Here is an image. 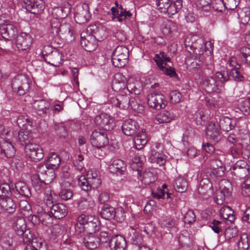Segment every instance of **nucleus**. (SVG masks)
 Segmentation results:
<instances>
[{
  "instance_id": "obj_1",
  "label": "nucleus",
  "mask_w": 250,
  "mask_h": 250,
  "mask_svg": "<svg viewBox=\"0 0 250 250\" xmlns=\"http://www.w3.org/2000/svg\"><path fill=\"white\" fill-rule=\"evenodd\" d=\"M209 169L202 170L201 175L203 179L200 182L198 192L201 195L208 194L211 192L212 185L209 180L215 177H221L224 174V167L222 162L217 159L210 160L208 164Z\"/></svg>"
},
{
  "instance_id": "obj_2",
  "label": "nucleus",
  "mask_w": 250,
  "mask_h": 250,
  "mask_svg": "<svg viewBox=\"0 0 250 250\" xmlns=\"http://www.w3.org/2000/svg\"><path fill=\"white\" fill-rule=\"evenodd\" d=\"M0 137L2 139L0 142L1 154L6 158H12L16 151L13 143L17 142L12 128L0 125Z\"/></svg>"
},
{
  "instance_id": "obj_3",
  "label": "nucleus",
  "mask_w": 250,
  "mask_h": 250,
  "mask_svg": "<svg viewBox=\"0 0 250 250\" xmlns=\"http://www.w3.org/2000/svg\"><path fill=\"white\" fill-rule=\"evenodd\" d=\"M100 225V223L97 218L82 214L78 218L76 229L80 232L83 230L87 233H94L99 230Z\"/></svg>"
},
{
  "instance_id": "obj_4",
  "label": "nucleus",
  "mask_w": 250,
  "mask_h": 250,
  "mask_svg": "<svg viewBox=\"0 0 250 250\" xmlns=\"http://www.w3.org/2000/svg\"><path fill=\"white\" fill-rule=\"evenodd\" d=\"M154 60L164 74L170 77L177 76L174 69L172 67V62L165 52H161L159 54H155Z\"/></svg>"
},
{
  "instance_id": "obj_5",
  "label": "nucleus",
  "mask_w": 250,
  "mask_h": 250,
  "mask_svg": "<svg viewBox=\"0 0 250 250\" xmlns=\"http://www.w3.org/2000/svg\"><path fill=\"white\" fill-rule=\"evenodd\" d=\"M128 57L127 48L125 46H118L112 53V63L115 67L122 68L127 63Z\"/></svg>"
},
{
  "instance_id": "obj_6",
  "label": "nucleus",
  "mask_w": 250,
  "mask_h": 250,
  "mask_svg": "<svg viewBox=\"0 0 250 250\" xmlns=\"http://www.w3.org/2000/svg\"><path fill=\"white\" fill-rule=\"evenodd\" d=\"M11 86L14 92L19 95H23L25 94L29 89L30 84L29 80L24 75H18L13 79Z\"/></svg>"
},
{
  "instance_id": "obj_7",
  "label": "nucleus",
  "mask_w": 250,
  "mask_h": 250,
  "mask_svg": "<svg viewBox=\"0 0 250 250\" xmlns=\"http://www.w3.org/2000/svg\"><path fill=\"white\" fill-rule=\"evenodd\" d=\"M163 146L160 143H156L152 146L149 157V162L160 166H164L167 161V156L163 153Z\"/></svg>"
},
{
  "instance_id": "obj_8",
  "label": "nucleus",
  "mask_w": 250,
  "mask_h": 250,
  "mask_svg": "<svg viewBox=\"0 0 250 250\" xmlns=\"http://www.w3.org/2000/svg\"><path fill=\"white\" fill-rule=\"evenodd\" d=\"M90 140L92 145L98 148L105 147L109 143L106 133L101 129L94 130L91 135Z\"/></svg>"
},
{
  "instance_id": "obj_9",
  "label": "nucleus",
  "mask_w": 250,
  "mask_h": 250,
  "mask_svg": "<svg viewBox=\"0 0 250 250\" xmlns=\"http://www.w3.org/2000/svg\"><path fill=\"white\" fill-rule=\"evenodd\" d=\"M94 122L96 125L106 130H111L115 126L114 119L106 113H102L97 115L95 118Z\"/></svg>"
},
{
  "instance_id": "obj_10",
  "label": "nucleus",
  "mask_w": 250,
  "mask_h": 250,
  "mask_svg": "<svg viewBox=\"0 0 250 250\" xmlns=\"http://www.w3.org/2000/svg\"><path fill=\"white\" fill-rule=\"evenodd\" d=\"M25 152L27 156L34 161H38L43 157L42 148L38 144L31 143L25 146Z\"/></svg>"
},
{
  "instance_id": "obj_11",
  "label": "nucleus",
  "mask_w": 250,
  "mask_h": 250,
  "mask_svg": "<svg viewBox=\"0 0 250 250\" xmlns=\"http://www.w3.org/2000/svg\"><path fill=\"white\" fill-rule=\"evenodd\" d=\"M109 103L113 105L122 109H127L130 105V95L120 93L109 99Z\"/></svg>"
},
{
  "instance_id": "obj_12",
  "label": "nucleus",
  "mask_w": 250,
  "mask_h": 250,
  "mask_svg": "<svg viewBox=\"0 0 250 250\" xmlns=\"http://www.w3.org/2000/svg\"><path fill=\"white\" fill-rule=\"evenodd\" d=\"M147 104L151 108L160 110L166 106L167 101L162 94H151L147 96Z\"/></svg>"
},
{
  "instance_id": "obj_13",
  "label": "nucleus",
  "mask_w": 250,
  "mask_h": 250,
  "mask_svg": "<svg viewBox=\"0 0 250 250\" xmlns=\"http://www.w3.org/2000/svg\"><path fill=\"white\" fill-rule=\"evenodd\" d=\"M90 17L88 5L84 3L81 6H78L75 10L74 18L75 21L79 24L86 23Z\"/></svg>"
},
{
  "instance_id": "obj_14",
  "label": "nucleus",
  "mask_w": 250,
  "mask_h": 250,
  "mask_svg": "<svg viewBox=\"0 0 250 250\" xmlns=\"http://www.w3.org/2000/svg\"><path fill=\"white\" fill-rule=\"evenodd\" d=\"M0 32L3 38L10 40L15 38L17 34V28L15 25L9 21H3L0 23Z\"/></svg>"
},
{
  "instance_id": "obj_15",
  "label": "nucleus",
  "mask_w": 250,
  "mask_h": 250,
  "mask_svg": "<svg viewBox=\"0 0 250 250\" xmlns=\"http://www.w3.org/2000/svg\"><path fill=\"white\" fill-rule=\"evenodd\" d=\"M33 41V39L29 34L21 32L17 36L15 43L19 50H26L30 48Z\"/></svg>"
},
{
  "instance_id": "obj_16",
  "label": "nucleus",
  "mask_w": 250,
  "mask_h": 250,
  "mask_svg": "<svg viewBox=\"0 0 250 250\" xmlns=\"http://www.w3.org/2000/svg\"><path fill=\"white\" fill-rule=\"evenodd\" d=\"M231 172L239 178L246 177L249 172V166L247 161L245 160L237 161L232 168Z\"/></svg>"
},
{
  "instance_id": "obj_17",
  "label": "nucleus",
  "mask_w": 250,
  "mask_h": 250,
  "mask_svg": "<svg viewBox=\"0 0 250 250\" xmlns=\"http://www.w3.org/2000/svg\"><path fill=\"white\" fill-rule=\"evenodd\" d=\"M55 170L44 165H39L37 168L38 176L42 179L46 184L51 183L56 177Z\"/></svg>"
},
{
  "instance_id": "obj_18",
  "label": "nucleus",
  "mask_w": 250,
  "mask_h": 250,
  "mask_svg": "<svg viewBox=\"0 0 250 250\" xmlns=\"http://www.w3.org/2000/svg\"><path fill=\"white\" fill-rule=\"evenodd\" d=\"M178 24L171 20L164 21L160 26L162 33L167 37L174 36L178 31Z\"/></svg>"
},
{
  "instance_id": "obj_19",
  "label": "nucleus",
  "mask_w": 250,
  "mask_h": 250,
  "mask_svg": "<svg viewBox=\"0 0 250 250\" xmlns=\"http://www.w3.org/2000/svg\"><path fill=\"white\" fill-rule=\"evenodd\" d=\"M26 9L31 13L37 14L45 8L44 2L42 0H23Z\"/></svg>"
},
{
  "instance_id": "obj_20",
  "label": "nucleus",
  "mask_w": 250,
  "mask_h": 250,
  "mask_svg": "<svg viewBox=\"0 0 250 250\" xmlns=\"http://www.w3.org/2000/svg\"><path fill=\"white\" fill-rule=\"evenodd\" d=\"M185 45L187 47L196 50L200 52H202L204 43V39L201 37L195 36L187 37L185 41Z\"/></svg>"
},
{
  "instance_id": "obj_21",
  "label": "nucleus",
  "mask_w": 250,
  "mask_h": 250,
  "mask_svg": "<svg viewBox=\"0 0 250 250\" xmlns=\"http://www.w3.org/2000/svg\"><path fill=\"white\" fill-rule=\"evenodd\" d=\"M138 123L131 119L125 120L122 126L123 133L126 136H131L135 134L139 129Z\"/></svg>"
},
{
  "instance_id": "obj_22",
  "label": "nucleus",
  "mask_w": 250,
  "mask_h": 250,
  "mask_svg": "<svg viewBox=\"0 0 250 250\" xmlns=\"http://www.w3.org/2000/svg\"><path fill=\"white\" fill-rule=\"evenodd\" d=\"M219 126L217 123L211 121L207 127L206 134L208 138L215 142H218L220 139Z\"/></svg>"
},
{
  "instance_id": "obj_23",
  "label": "nucleus",
  "mask_w": 250,
  "mask_h": 250,
  "mask_svg": "<svg viewBox=\"0 0 250 250\" xmlns=\"http://www.w3.org/2000/svg\"><path fill=\"white\" fill-rule=\"evenodd\" d=\"M112 88L117 92L124 93L125 90H128L126 78L121 74H116L112 82Z\"/></svg>"
},
{
  "instance_id": "obj_24",
  "label": "nucleus",
  "mask_w": 250,
  "mask_h": 250,
  "mask_svg": "<svg viewBox=\"0 0 250 250\" xmlns=\"http://www.w3.org/2000/svg\"><path fill=\"white\" fill-rule=\"evenodd\" d=\"M206 91L208 93L217 92L219 90V83L213 76L207 77H201Z\"/></svg>"
},
{
  "instance_id": "obj_25",
  "label": "nucleus",
  "mask_w": 250,
  "mask_h": 250,
  "mask_svg": "<svg viewBox=\"0 0 250 250\" xmlns=\"http://www.w3.org/2000/svg\"><path fill=\"white\" fill-rule=\"evenodd\" d=\"M126 245L125 238L120 235L113 236L109 243V246L111 250H125Z\"/></svg>"
},
{
  "instance_id": "obj_26",
  "label": "nucleus",
  "mask_w": 250,
  "mask_h": 250,
  "mask_svg": "<svg viewBox=\"0 0 250 250\" xmlns=\"http://www.w3.org/2000/svg\"><path fill=\"white\" fill-rule=\"evenodd\" d=\"M62 54L57 50L52 51L50 53L44 56L45 62L51 65L58 67L62 64Z\"/></svg>"
},
{
  "instance_id": "obj_27",
  "label": "nucleus",
  "mask_w": 250,
  "mask_h": 250,
  "mask_svg": "<svg viewBox=\"0 0 250 250\" xmlns=\"http://www.w3.org/2000/svg\"><path fill=\"white\" fill-rule=\"evenodd\" d=\"M66 214V206L63 204L58 203L52 205L49 214L52 215L56 219H60L65 217Z\"/></svg>"
},
{
  "instance_id": "obj_28",
  "label": "nucleus",
  "mask_w": 250,
  "mask_h": 250,
  "mask_svg": "<svg viewBox=\"0 0 250 250\" xmlns=\"http://www.w3.org/2000/svg\"><path fill=\"white\" fill-rule=\"evenodd\" d=\"M186 59L185 62L187 68L189 70H192L200 67L203 63L204 56L202 55H197Z\"/></svg>"
},
{
  "instance_id": "obj_29",
  "label": "nucleus",
  "mask_w": 250,
  "mask_h": 250,
  "mask_svg": "<svg viewBox=\"0 0 250 250\" xmlns=\"http://www.w3.org/2000/svg\"><path fill=\"white\" fill-rule=\"evenodd\" d=\"M86 177L93 188H97L101 183L100 172L96 169H89L87 172Z\"/></svg>"
},
{
  "instance_id": "obj_30",
  "label": "nucleus",
  "mask_w": 250,
  "mask_h": 250,
  "mask_svg": "<svg viewBox=\"0 0 250 250\" xmlns=\"http://www.w3.org/2000/svg\"><path fill=\"white\" fill-rule=\"evenodd\" d=\"M111 11L113 15V19H117L119 22L129 18L132 15L129 11H126L122 6L118 9L113 7L111 8Z\"/></svg>"
},
{
  "instance_id": "obj_31",
  "label": "nucleus",
  "mask_w": 250,
  "mask_h": 250,
  "mask_svg": "<svg viewBox=\"0 0 250 250\" xmlns=\"http://www.w3.org/2000/svg\"><path fill=\"white\" fill-rule=\"evenodd\" d=\"M81 43L84 49L88 52L94 51L97 47L96 40L91 35H87L86 37L81 35Z\"/></svg>"
},
{
  "instance_id": "obj_32",
  "label": "nucleus",
  "mask_w": 250,
  "mask_h": 250,
  "mask_svg": "<svg viewBox=\"0 0 250 250\" xmlns=\"http://www.w3.org/2000/svg\"><path fill=\"white\" fill-rule=\"evenodd\" d=\"M33 140L32 133L30 129H21L18 133V138L17 141H18L20 144L26 146L29 144H31Z\"/></svg>"
},
{
  "instance_id": "obj_33",
  "label": "nucleus",
  "mask_w": 250,
  "mask_h": 250,
  "mask_svg": "<svg viewBox=\"0 0 250 250\" xmlns=\"http://www.w3.org/2000/svg\"><path fill=\"white\" fill-rule=\"evenodd\" d=\"M236 125L234 119L227 116H223L219 119V127L224 131L229 132L233 129Z\"/></svg>"
},
{
  "instance_id": "obj_34",
  "label": "nucleus",
  "mask_w": 250,
  "mask_h": 250,
  "mask_svg": "<svg viewBox=\"0 0 250 250\" xmlns=\"http://www.w3.org/2000/svg\"><path fill=\"white\" fill-rule=\"evenodd\" d=\"M182 0H176L172 2L169 0L167 5L166 6L164 14H167L169 17L177 13L182 7Z\"/></svg>"
},
{
  "instance_id": "obj_35",
  "label": "nucleus",
  "mask_w": 250,
  "mask_h": 250,
  "mask_svg": "<svg viewBox=\"0 0 250 250\" xmlns=\"http://www.w3.org/2000/svg\"><path fill=\"white\" fill-rule=\"evenodd\" d=\"M108 169L111 173L122 174L125 170L126 166L123 160L115 159L108 166Z\"/></svg>"
},
{
  "instance_id": "obj_36",
  "label": "nucleus",
  "mask_w": 250,
  "mask_h": 250,
  "mask_svg": "<svg viewBox=\"0 0 250 250\" xmlns=\"http://www.w3.org/2000/svg\"><path fill=\"white\" fill-rule=\"evenodd\" d=\"M83 243L87 249L94 250L99 246V241L93 233H87L83 238Z\"/></svg>"
},
{
  "instance_id": "obj_37",
  "label": "nucleus",
  "mask_w": 250,
  "mask_h": 250,
  "mask_svg": "<svg viewBox=\"0 0 250 250\" xmlns=\"http://www.w3.org/2000/svg\"><path fill=\"white\" fill-rule=\"evenodd\" d=\"M35 112L39 115L45 114L49 110V104L44 100L35 101L33 104Z\"/></svg>"
},
{
  "instance_id": "obj_38",
  "label": "nucleus",
  "mask_w": 250,
  "mask_h": 250,
  "mask_svg": "<svg viewBox=\"0 0 250 250\" xmlns=\"http://www.w3.org/2000/svg\"><path fill=\"white\" fill-rule=\"evenodd\" d=\"M90 30L93 32V37L96 40L103 41L107 36L106 28L101 24L98 26L92 25L90 27Z\"/></svg>"
},
{
  "instance_id": "obj_39",
  "label": "nucleus",
  "mask_w": 250,
  "mask_h": 250,
  "mask_svg": "<svg viewBox=\"0 0 250 250\" xmlns=\"http://www.w3.org/2000/svg\"><path fill=\"white\" fill-rule=\"evenodd\" d=\"M0 206L3 211L9 213H13L16 208V204L9 197L1 199L0 200Z\"/></svg>"
},
{
  "instance_id": "obj_40",
  "label": "nucleus",
  "mask_w": 250,
  "mask_h": 250,
  "mask_svg": "<svg viewBox=\"0 0 250 250\" xmlns=\"http://www.w3.org/2000/svg\"><path fill=\"white\" fill-rule=\"evenodd\" d=\"M60 156L57 154L52 152L47 157L46 164L44 165L49 168L57 169L60 166Z\"/></svg>"
},
{
  "instance_id": "obj_41",
  "label": "nucleus",
  "mask_w": 250,
  "mask_h": 250,
  "mask_svg": "<svg viewBox=\"0 0 250 250\" xmlns=\"http://www.w3.org/2000/svg\"><path fill=\"white\" fill-rule=\"evenodd\" d=\"M133 141L136 149H141L143 148L148 141L145 130L143 129L142 132L138 133L134 138Z\"/></svg>"
},
{
  "instance_id": "obj_42",
  "label": "nucleus",
  "mask_w": 250,
  "mask_h": 250,
  "mask_svg": "<svg viewBox=\"0 0 250 250\" xmlns=\"http://www.w3.org/2000/svg\"><path fill=\"white\" fill-rule=\"evenodd\" d=\"M173 187L177 192H184L188 188L187 180L183 176H178L175 178L173 182Z\"/></svg>"
},
{
  "instance_id": "obj_43",
  "label": "nucleus",
  "mask_w": 250,
  "mask_h": 250,
  "mask_svg": "<svg viewBox=\"0 0 250 250\" xmlns=\"http://www.w3.org/2000/svg\"><path fill=\"white\" fill-rule=\"evenodd\" d=\"M13 228L18 235H21L26 231V224L22 217L16 218L14 223Z\"/></svg>"
},
{
  "instance_id": "obj_44",
  "label": "nucleus",
  "mask_w": 250,
  "mask_h": 250,
  "mask_svg": "<svg viewBox=\"0 0 250 250\" xmlns=\"http://www.w3.org/2000/svg\"><path fill=\"white\" fill-rule=\"evenodd\" d=\"M159 225L162 228L170 229L174 227L176 224L175 220L174 218L167 215H163L161 216L158 221Z\"/></svg>"
},
{
  "instance_id": "obj_45",
  "label": "nucleus",
  "mask_w": 250,
  "mask_h": 250,
  "mask_svg": "<svg viewBox=\"0 0 250 250\" xmlns=\"http://www.w3.org/2000/svg\"><path fill=\"white\" fill-rule=\"evenodd\" d=\"M174 118V114L173 113L167 110L161 112L155 116L156 120L160 124L169 123Z\"/></svg>"
},
{
  "instance_id": "obj_46",
  "label": "nucleus",
  "mask_w": 250,
  "mask_h": 250,
  "mask_svg": "<svg viewBox=\"0 0 250 250\" xmlns=\"http://www.w3.org/2000/svg\"><path fill=\"white\" fill-rule=\"evenodd\" d=\"M102 217L105 220L115 218L116 210L114 208L108 204H105L100 212Z\"/></svg>"
},
{
  "instance_id": "obj_47",
  "label": "nucleus",
  "mask_w": 250,
  "mask_h": 250,
  "mask_svg": "<svg viewBox=\"0 0 250 250\" xmlns=\"http://www.w3.org/2000/svg\"><path fill=\"white\" fill-rule=\"evenodd\" d=\"M156 179L155 170L153 169H148L143 172L141 181L145 185H149L155 181Z\"/></svg>"
},
{
  "instance_id": "obj_48",
  "label": "nucleus",
  "mask_w": 250,
  "mask_h": 250,
  "mask_svg": "<svg viewBox=\"0 0 250 250\" xmlns=\"http://www.w3.org/2000/svg\"><path fill=\"white\" fill-rule=\"evenodd\" d=\"M30 220L35 225H38L41 221L44 225L47 226L51 223V217L48 213H44L38 217L36 215H33L30 217Z\"/></svg>"
},
{
  "instance_id": "obj_49",
  "label": "nucleus",
  "mask_w": 250,
  "mask_h": 250,
  "mask_svg": "<svg viewBox=\"0 0 250 250\" xmlns=\"http://www.w3.org/2000/svg\"><path fill=\"white\" fill-rule=\"evenodd\" d=\"M211 0H198V7L200 14L207 16L210 13Z\"/></svg>"
},
{
  "instance_id": "obj_50",
  "label": "nucleus",
  "mask_w": 250,
  "mask_h": 250,
  "mask_svg": "<svg viewBox=\"0 0 250 250\" xmlns=\"http://www.w3.org/2000/svg\"><path fill=\"white\" fill-rule=\"evenodd\" d=\"M25 250H46L45 243L41 239H33L31 243L27 245Z\"/></svg>"
},
{
  "instance_id": "obj_51",
  "label": "nucleus",
  "mask_w": 250,
  "mask_h": 250,
  "mask_svg": "<svg viewBox=\"0 0 250 250\" xmlns=\"http://www.w3.org/2000/svg\"><path fill=\"white\" fill-rule=\"evenodd\" d=\"M15 188L19 193L23 196L29 197L31 195L29 187L24 182H17L15 184Z\"/></svg>"
},
{
  "instance_id": "obj_52",
  "label": "nucleus",
  "mask_w": 250,
  "mask_h": 250,
  "mask_svg": "<svg viewBox=\"0 0 250 250\" xmlns=\"http://www.w3.org/2000/svg\"><path fill=\"white\" fill-rule=\"evenodd\" d=\"M250 246V241L247 233H243L239 236L237 248L239 250H248Z\"/></svg>"
},
{
  "instance_id": "obj_53",
  "label": "nucleus",
  "mask_w": 250,
  "mask_h": 250,
  "mask_svg": "<svg viewBox=\"0 0 250 250\" xmlns=\"http://www.w3.org/2000/svg\"><path fill=\"white\" fill-rule=\"evenodd\" d=\"M214 63L211 58L206 60L205 67L203 69L201 77H207L212 76L214 74Z\"/></svg>"
},
{
  "instance_id": "obj_54",
  "label": "nucleus",
  "mask_w": 250,
  "mask_h": 250,
  "mask_svg": "<svg viewBox=\"0 0 250 250\" xmlns=\"http://www.w3.org/2000/svg\"><path fill=\"white\" fill-rule=\"evenodd\" d=\"M233 213V211L229 206L224 207L220 210V217L230 222H232L235 219Z\"/></svg>"
},
{
  "instance_id": "obj_55",
  "label": "nucleus",
  "mask_w": 250,
  "mask_h": 250,
  "mask_svg": "<svg viewBox=\"0 0 250 250\" xmlns=\"http://www.w3.org/2000/svg\"><path fill=\"white\" fill-rule=\"evenodd\" d=\"M95 202L91 196L87 195L86 197H83L78 203V207L81 209H85L92 208L94 206Z\"/></svg>"
},
{
  "instance_id": "obj_56",
  "label": "nucleus",
  "mask_w": 250,
  "mask_h": 250,
  "mask_svg": "<svg viewBox=\"0 0 250 250\" xmlns=\"http://www.w3.org/2000/svg\"><path fill=\"white\" fill-rule=\"evenodd\" d=\"M17 123L19 127L22 129H28L32 126V121L27 116L21 115L17 120Z\"/></svg>"
},
{
  "instance_id": "obj_57",
  "label": "nucleus",
  "mask_w": 250,
  "mask_h": 250,
  "mask_svg": "<svg viewBox=\"0 0 250 250\" xmlns=\"http://www.w3.org/2000/svg\"><path fill=\"white\" fill-rule=\"evenodd\" d=\"M232 189L231 184L229 180L223 179L220 181L219 190L227 195V196H229L231 195Z\"/></svg>"
},
{
  "instance_id": "obj_58",
  "label": "nucleus",
  "mask_w": 250,
  "mask_h": 250,
  "mask_svg": "<svg viewBox=\"0 0 250 250\" xmlns=\"http://www.w3.org/2000/svg\"><path fill=\"white\" fill-rule=\"evenodd\" d=\"M229 152L234 158H238L243 155V146L241 143H236L230 146Z\"/></svg>"
},
{
  "instance_id": "obj_59",
  "label": "nucleus",
  "mask_w": 250,
  "mask_h": 250,
  "mask_svg": "<svg viewBox=\"0 0 250 250\" xmlns=\"http://www.w3.org/2000/svg\"><path fill=\"white\" fill-rule=\"evenodd\" d=\"M78 180V185L84 191H88L93 187L91 186L90 183L87 180V178L84 175L77 176Z\"/></svg>"
},
{
  "instance_id": "obj_60",
  "label": "nucleus",
  "mask_w": 250,
  "mask_h": 250,
  "mask_svg": "<svg viewBox=\"0 0 250 250\" xmlns=\"http://www.w3.org/2000/svg\"><path fill=\"white\" fill-rule=\"evenodd\" d=\"M143 162V156H136L130 162V166L133 170L137 171L139 173V172L141 171Z\"/></svg>"
},
{
  "instance_id": "obj_61",
  "label": "nucleus",
  "mask_w": 250,
  "mask_h": 250,
  "mask_svg": "<svg viewBox=\"0 0 250 250\" xmlns=\"http://www.w3.org/2000/svg\"><path fill=\"white\" fill-rule=\"evenodd\" d=\"M238 108L244 114L249 115L250 113V99L241 100L239 102Z\"/></svg>"
},
{
  "instance_id": "obj_62",
  "label": "nucleus",
  "mask_w": 250,
  "mask_h": 250,
  "mask_svg": "<svg viewBox=\"0 0 250 250\" xmlns=\"http://www.w3.org/2000/svg\"><path fill=\"white\" fill-rule=\"evenodd\" d=\"M209 226L214 232L218 234L224 231L225 223L214 220L212 222L210 223Z\"/></svg>"
},
{
  "instance_id": "obj_63",
  "label": "nucleus",
  "mask_w": 250,
  "mask_h": 250,
  "mask_svg": "<svg viewBox=\"0 0 250 250\" xmlns=\"http://www.w3.org/2000/svg\"><path fill=\"white\" fill-rule=\"evenodd\" d=\"M130 241L133 245L138 246L143 244V238L139 231H132Z\"/></svg>"
},
{
  "instance_id": "obj_64",
  "label": "nucleus",
  "mask_w": 250,
  "mask_h": 250,
  "mask_svg": "<svg viewBox=\"0 0 250 250\" xmlns=\"http://www.w3.org/2000/svg\"><path fill=\"white\" fill-rule=\"evenodd\" d=\"M238 16L242 23L245 24L250 19V11L247 8H245L238 12Z\"/></svg>"
}]
</instances>
